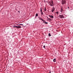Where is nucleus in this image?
<instances>
[{"label":"nucleus","mask_w":73,"mask_h":73,"mask_svg":"<svg viewBox=\"0 0 73 73\" xmlns=\"http://www.w3.org/2000/svg\"><path fill=\"white\" fill-rule=\"evenodd\" d=\"M49 5L50 6V7H53L54 5H53V1L52 0H50V1H49Z\"/></svg>","instance_id":"f257e3e1"},{"label":"nucleus","mask_w":73,"mask_h":73,"mask_svg":"<svg viewBox=\"0 0 73 73\" xmlns=\"http://www.w3.org/2000/svg\"><path fill=\"white\" fill-rule=\"evenodd\" d=\"M66 0H62L61 1V4L62 5H64L65 4H66Z\"/></svg>","instance_id":"f03ea898"},{"label":"nucleus","mask_w":73,"mask_h":73,"mask_svg":"<svg viewBox=\"0 0 73 73\" xmlns=\"http://www.w3.org/2000/svg\"><path fill=\"white\" fill-rule=\"evenodd\" d=\"M53 7L52 9H51V12H53L54 10H55V9L54 8V7L53 6Z\"/></svg>","instance_id":"7ed1b4c3"},{"label":"nucleus","mask_w":73,"mask_h":73,"mask_svg":"<svg viewBox=\"0 0 73 73\" xmlns=\"http://www.w3.org/2000/svg\"><path fill=\"white\" fill-rule=\"evenodd\" d=\"M42 21H43V23H44V24H47L48 23V22H46V21H45L44 20V19H43Z\"/></svg>","instance_id":"20e7f679"},{"label":"nucleus","mask_w":73,"mask_h":73,"mask_svg":"<svg viewBox=\"0 0 73 73\" xmlns=\"http://www.w3.org/2000/svg\"><path fill=\"white\" fill-rule=\"evenodd\" d=\"M60 18H64V16L63 15H60Z\"/></svg>","instance_id":"39448f33"},{"label":"nucleus","mask_w":73,"mask_h":73,"mask_svg":"<svg viewBox=\"0 0 73 73\" xmlns=\"http://www.w3.org/2000/svg\"><path fill=\"white\" fill-rule=\"evenodd\" d=\"M64 12V10H63V9H62V7H61L60 9V12L62 13Z\"/></svg>","instance_id":"423d86ee"},{"label":"nucleus","mask_w":73,"mask_h":73,"mask_svg":"<svg viewBox=\"0 0 73 73\" xmlns=\"http://www.w3.org/2000/svg\"><path fill=\"white\" fill-rule=\"evenodd\" d=\"M48 16L50 17V18L51 19H53V18H54V17L52 15H48Z\"/></svg>","instance_id":"0eeeda50"},{"label":"nucleus","mask_w":73,"mask_h":73,"mask_svg":"<svg viewBox=\"0 0 73 73\" xmlns=\"http://www.w3.org/2000/svg\"><path fill=\"white\" fill-rule=\"evenodd\" d=\"M21 26H17V28H21Z\"/></svg>","instance_id":"6e6552de"},{"label":"nucleus","mask_w":73,"mask_h":73,"mask_svg":"<svg viewBox=\"0 0 73 73\" xmlns=\"http://www.w3.org/2000/svg\"><path fill=\"white\" fill-rule=\"evenodd\" d=\"M39 20H42V21L43 20V19H42V18H41L40 17H39Z\"/></svg>","instance_id":"1a4fd4ad"},{"label":"nucleus","mask_w":73,"mask_h":73,"mask_svg":"<svg viewBox=\"0 0 73 73\" xmlns=\"http://www.w3.org/2000/svg\"><path fill=\"white\" fill-rule=\"evenodd\" d=\"M56 58H54L53 60V62H56Z\"/></svg>","instance_id":"9d476101"},{"label":"nucleus","mask_w":73,"mask_h":73,"mask_svg":"<svg viewBox=\"0 0 73 73\" xmlns=\"http://www.w3.org/2000/svg\"><path fill=\"white\" fill-rule=\"evenodd\" d=\"M48 20L49 21H52V19H51L50 18L48 19Z\"/></svg>","instance_id":"9b49d317"},{"label":"nucleus","mask_w":73,"mask_h":73,"mask_svg":"<svg viewBox=\"0 0 73 73\" xmlns=\"http://www.w3.org/2000/svg\"><path fill=\"white\" fill-rule=\"evenodd\" d=\"M48 36H51V35L50 34V33H49L48 34Z\"/></svg>","instance_id":"f8f14e48"},{"label":"nucleus","mask_w":73,"mask_h":73,"mask_svg":"<svg viewBox=\"0 0 73 73\" xmlns=\"http://www.w3.org/2000/svg\"><path fill=\"white\" fill-rule=\"evenodd\" d=\"M17 26H13V28H17Z\"/></svg>","instance_id":"ddd939ff"},{"label":"nucleus","mask_w":73,"mask_h":73,"mask_svg":"<svg viewBox=\"0 0 73 73\" xmlns=\"http://www.w3.org/2000/svg\"><path fill=\"white\" fill-rule=\"evenodd\" d=\"M38 13H36V17H37V16H38Z\"/></svg>","instance_id":"4468645a"},{"label":"nucleus","mask_w":73,"mask_h":73,"mask_svg":"<svg viewBox=\"0 0 73 73\" xmlns=\"http://www.w3.org/2000/svg\"><path fill=\"white\" fill-rule=\"evenodd\" d=\"M41 15H43V14H44L43 13V12H41Z\"/></svg>","instance_id":"2eb2a0df"},{"label":"nucleus","mask_w":73,"mask_h":73,"mask_svg":"<svg viewBox=\"0 0 73 73\" xmlns=\"http://www.w3.org/2000/svg\"><path fill=\"white\" fill-rule=\"evenodd\" d=\"M56 14H57V15L58 14V12H56Z\"/></svg>","instance_id":"dca6fc26"},{"label":"nucleus","mask_w":73,"mask_h":73,"mask_svg":"<svg viewBox=\"0 0 73 73\" xmlns=\"http://www.w3.org/2000/svg\"><path fill=\"white\" fill-rule=\"evenodd\" d=\"M44 11H46V9L45 8H44Z\"/></svg>","instance_id":"f3484780"},{"label":"nucleus","mask_w":73,"mask_h":73,"mask_svg":"<svg viewBox=\"0 0 73 73\" xmlns=\"http://www.w3.org/2000/svg\"><path fill=\"white\" fill-rule=\"evenodd\" d=\"M23 25V24H20L19 25Z\"/></svg>","instance_id":"a211bd4d"},{"label":"nucleus","mask_w":73,"mask_h":73,"mask_svg":"<svg viewBox=\"0 0 73 73\" xmlns=\"http://www.w3.org/2000/svg\"><path fill=\"white\" fill-rule=\"evenodd\" d=\"M43 48H45V46L44 45L43 46Z\"/></svg>","instance_id":"6ab92c4d"},{"label":"nucleus","mask_w":73,"mask_h":73,"mask_svg":"<svg viewBox=\"0 0 73 73\" xmlns=\"http://www.w3.org/2000/svg\"><path fill=\"white\" fill-rule=\"evenodd\" d=\"M40 12H42V10H40Z\"/></svg>","instance_id":"aec40b11"},{"label":"nucleus","mask_w":73,"mask_h":73,"mask_svg":"<svg viewBox=\"0 0 73 73\" xmlns=\"http://www.w3.org/2000/svg\"><path fill=\"white\" fill-rule=\"evenodd\" d=\"M68 9H70V8L68 6Z\"/></svg>","instance_id":"412c9836"},{"label":"nucleus","mask_w":73,"mask_h":73,"mask_svg":"<svg viewBox=\"0 0 73 73\" xmlns=\"http://www.w3.org/2000/svg\"><path fill=\"white\" fill-rule=\"evenodd\" d=\"M49 73H51V71H50V72H49Z\"/></svg>","instance_id":"4be33fe9"},{"label":"nucleus","mask_w":73,"mask_h":73,"mask_svg":"<svg viewBox=\"0 0 73 73\" xmlns=\"http://www.w3.org/2000/svg\"><path fill=\"white\" fill-rule=\"evenodd\" d=\"M40 10H42V9L41 8H40Z\"/></svg>","instance_id":"5701e85b"},{"label":"nucleus","mask_w":73,"mask_h":73,"mask_svg":"<svg viewBox=\"0 0 73 73\" xmlns=\"http://www.w3.org/2000/svg\"><path fill=\"white\" fill-rule=\"evenodd\" d=\"M47 17V18L48 19H49V18H48V17Z\"/></svg>","instance_id":"b1692460"},{"label":"nucleus","mask_w":73,"mask_h":73,"mask_svg":"<svg viewBox=\"0 0 73 73\" xmlns=\"http://www.w3.org/2000/svg\"><path fill=\"white\" fill-rule=\"evenodd\" d=\"M15 25H15L14 26H15Z\"/></svg>","instance_id":"393cba45"}]
</instances>
